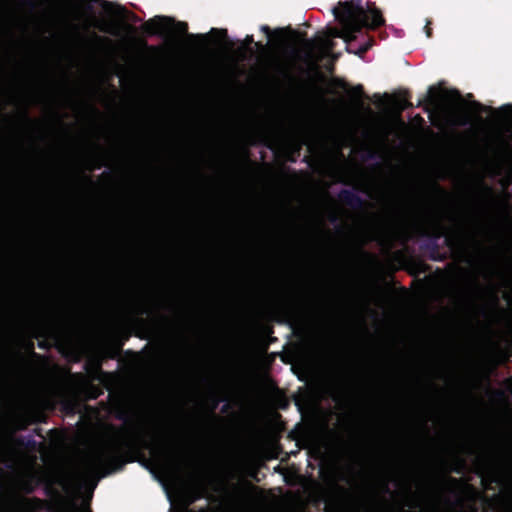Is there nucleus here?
<instances>
[{
	"mask_svg": "<svg viewBox=\"0 0 512 512\" xmlns=\"http://www.w3.org/2000/svg\"><path fill=\"white\" fill-rule=\"evenodd\" d=\"M115 458V451L103 446L93 451L83 463L73 469H63L54 476L55 484L61 489L60 510L56 511L48 502L26 497L18 492L0 495V512H90L78 504L80 496L92 492L102 470Z\"/></svg>",
	"mask_w": 512,
	"mask_h": 512,
	"instance_id": "1",
	"label": "nucleus"
},
{
	"mask_svg": "<svg viewBox=\"0 0 512 512\" xmlns=\"http://www.w3.org/2000/svg\"><path fill=\"white\" fill-rule=\"evenodd\" d=\"M333 12L341 25V29L329 27L326 30L325 36L329 38H342L347 43V51L349 52L355 54L365 53L371 46L370 43L355 49L351 42L363 27L374 28L384 22L381 13L374 4L368 1L364 2L363 0H350L340 2L333 9Z\"/></svg>",
	"mask_w": 512,
	"mask_h": 512,
	"instance_id": "2",
	"label": "nucleus"
},
{
	"mask_svg": "<svg viewBox=\"0 0 512 512\" xmlns=\"http://www.w3.org/2000/svg\"><path fill=\"white\" fill-rule=\"evenodd\" d=\"M144 32L148 34H160L164 37H177L185 35L187 24L185 22H176L173 18L165 16H156L142 25Z\"/></svg>",
	"mask_w": 512,
	"mask_h": 512,
	"instance_id": "3",
	"label": "nucleus"
},
{
	"mask_svg": "<svg viewBox=\"0 0 512 512\" xmlns=\"http://www.w3.org/2000/svg\"><path fill=\"white\" fill-rule=\"evenodd\" d=\"M318 46H319L318 49H319V54H320L318 56V58H321L322 56L327 55L332 51V49L334 47V43H333L332 38L324 36L319 40Z\"/></svg>",
	"mask_w": 512,
	"mask_h": 512,
	"instance_id": "4",
	"label": "nucleus"
},
{
	"mask_svg": "<svg viewBox=\"0 0 512 512\" xmlns=\"http://www.w3.org/2000/svg\"><path fill=\"white\" fill-rule=\"evenodd\" d=\"M503 116L506 118L507 121L512 122V106L511 105H505L500 109Z\"/></svg>",
	"mask_w": 512,
	"mask_h": 512,
	"instance_id": "5",
	"label": "nucleus"
},
{
	"mask_svg": "<svg viewBox=\"0 0 512 512\" xmlns=\"http://www.w3.org/2000/svg\"><path fill=\"white\" fill-rule=\"evenodd\" d=\"M473 108H474L475 112H477V113H480L481 111H483V110H485V109H486L485 107H483V106H482L480 103H478V102H474V103H473Z\"/></svg>",
	"mask_w": 512,
	"mask_h": 512,
	"instance_id": "6",
	"label": "nucleus"
},
{
	"mask_svg": "<svg viewBox=\"0 0 512 512\" xmlns=\"http://www.w3.org/2000/svg\"><path fill=\"white\" fill-rule=\"evenodd\" d=\"M306 46L309 50H313L315 48V44L312 41H307ZM312 51L309 52L310 56L312 57Z\"/></svg>",
	"mask_w": 512,
	"mask_h": 512,
	"instance_id": "7",
	"label": "nucleus"
},
{
	"mask_svg": "<svg viewBox=\"0 0 512 512\" xmlns=\"http://www.w3.org/2000/svg\"><path fill=\"white\" fill-rule=\"evenodd\" d=\"M253 42V36L251 35H248L246 38H245V44L246 45H249Z\"/></svg>",
	"mask_w": 512,
	"mask_h": 512,
	"instance_id": "8",
	"label": "nucleus"
},
{
	"mask_svg": "<svg viewBox=\"0 0 512 512\" xmlns=\"http://www.w3.org/2000/svg\"><path fill=\"white\" fill-rule=\"evenodd\" d=\"M261 29H262V31H264L269 36V33H270L269 27L262 26Z\"/></svg>",
	"mask_w": 512,
	"mask_h": 512,
	"instance_id": "9",
	"label": "nucleus"
},
{
	"mask_svg": "<svg viewBox=\"0 0 512 512\" xmlns=\"http://www.w3.org/2000/svg\"><path fill=\"white\" fill-rule=\"evenodd\" d=\"M100 30L103 32H109V30L106 26L101 27Z\"/></svg>",
	"mask_w": 512,
	"mask_h": 512,
	"instance_id": "10",
	"label": "nucleus"
},
{
	"mask_svg": "<svg viewBox=\"0 0 512 512\" xmlns=\"http://www.w3.org/2000/svg\"><path fill=\"white\" fill-rule=\"evenodd\" d=\"M426 34L428 37L430 36V29L428 27H426Z\"/></svg>",
	"mask_w": 512,
	"mask_h": 512,
	"instance_id": "11",
	"label": "nucleus"
}]
</instances>
